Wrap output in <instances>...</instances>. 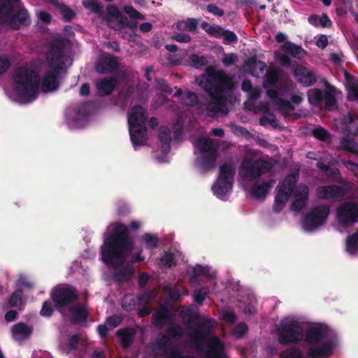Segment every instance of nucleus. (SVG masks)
<instances>
[{"instance_id":"a211bd4d","label":"nucleus","mask_w":358,"mask_h":358,"mask_svg":"<svg viewBox=\"0 0 358 358\" xmlns=\"http://www.w3.org/2000/svg\"><path fill=\"white\" fill-rule=\"evenodd\" d=\"M211 325L209 321L203 322L194 329L189 335L190 341L196 347L197 350H202L201 341L208 334Z\"/></svg>"},{"instance_id":"9d476101","label":"nucleus","mask_w":358,"mask_h":358,"mask_svg":"<svg viewBox=\"0 0 358 358\" xmlns=\"http://www.w3.org/2000/svg\"><path fill=\"white\" fill-rule=\"evenodd\" d=\"M51 299L55 306L59 309L75 303L78 299L76 287L64 284L55 287L51 292Z\"/></svg>"},{"instance_id":"b1692460","label":"nucleus","mask_w":358,"mask_h":358,"mask_svg":"<svg viewBox=\"0 0 358 358\" xmlns=\"http://www.w3.org/2000/svg\"><path fill=\"white\" fill-rule=\"evenodd\" d=\"M117 80L115 77H105L96 83L98 94L100 96H108L115 89Z\"/></svg>"},{"instance_id":"1a4fd4ad","label":"nucleus","mask_w":358,"mask_h":358,"mask_svg":"<svg viewBox=\"0 0 358 358\" xmlns=\"http://www.w3.org/2000/svg\"><path fill=\"white\" fill-rule=\"evenodd\" d=\"M278 340L282 345L299 343L303 337V329L298 324L282 321L277 329Z\"/></svg>"},{"instance_id":"052dcab7","label":"nucleus","mask_w":358,"mask_h":358,"mask_svg":"<svg viewBox=\"0 0 358 358\" xmlns=\"http://www.w3.org/2000/svg\"><path fill=\"white\" fill-rule=\"evenodd\" d=\"M53 313V308L52 303L50 301H45L43 303L41 310L40 311L41 315L43 317H50Z\"/></svg>"},{"instance_id":"4d7b16f0","label":"nucleus","mask_w":358,"mask_h":358,"mask_svg":"<svg viewBox=\"0 0 358 358\" xmlns=\"http://www.w3.org/2000/svg\"><path fill=\"white\" fill-rule=\"evenodd\" d=\"M277 103L278 105L279 110L282 112H291L295 109L294 106L290 101L281 98L278 99Z\"/></svg>"},{"instance_id":"f3484780","label":"nucleus","mask_w":358,"mask_h":358,"mask_svg":"<svg viewBox=\"0 0 358 358\" xmlns=\"http://www.w3.org/2000/svg\"><path fill=\"white\" fill-rule=\"evenodd\" d=\"M94 68L99 74L115 72L119 68L117 58L112 56L102 57L95 63Z\"/></svg>"},{"instance_id":"680f3d73","label":"nucleus","mask_w":358,"mask_h":358,"mask_svg":"<svg viewBox=\"0 0 358 358\" xmlns=\"http://www.w3.org/2000/svg\"><path fill=\"white\" fill-rule=\"evenodd\" d=\"M224 36V41L226 43H234L238 41V37L236 34L231 31L223 30L222 35Z\"/></svg>"},{"instance_id":"4c0bfd02","label":"nucleus","mask_w":358,"mask_h":358,"mask_svg":"<svg viewBox=\"0 0 358 358\" xmlns=\"http://www.w3.org/2000/svg\"><path fill=\"white\" fill-rule=\"evenodd\" d=\"M138 306L137 298L134 295H125L122 300V308L130 312L136 309Z\"/></svg>"},{"instance_id":"423d86ee","label":"nucleus","mask_w":358,"mask_h":358,"mask_svg":"<svg viewBox=\"0 0 358 358\" xmlns=\"http://www.w3.org/2000/svg\"><path fill=\"white\" fill-rule=\"evenodd\" d=\"M235 174L236 167L234 164H222L219 169L218 178L212 187L213 193L217 196H222L231 191Z\"/></svg>"},{"instance_id":"412c9836","label":"nucleus","mask_w":358,"mask_h":358,"mask_svg":"<svg viewBox=\"0 0 358 358\" xmlns=\"http://www.w3.org/2000/svg\"><path fill=\"white\" fill-rule=\"evenodd\" d=\"M334 345L331 341L322 343L319 346L311 345L307 350L308 358H323L331 355Z\"/></svg>"},{"instance_id":"79ce46f5","label":"nucleus","mask_w":358,"mask_h":358,"mask_svg":"<svg viewBox=\"0 0 358 358\" xmlns=\"http://www.w3.org/2000/svg\"><path fill=\"white\" fill-rule=\"evenodd\" d=\"M245 66L252 71H255L256 67L259 69L261 73L266 69V65L264 62L257 60L256 57H250L245 62Z\"/></svg>"},{"instance_id":"0e129e2a","label":"nucleus","mask_w":358,"mask_h":358,"mask_svg":"<svg viewBox=\"0 0 358 358\" xmlns=\"http://www.w3.org/2000/svg\"><path fill=\"white\" fill-rule=\"evenodd\" d=\"M238 60V56L234 53L226 54L222 58V63L225 66H230Z\"/></svg>"},{"instance_id":"e433bc0d","label":"nucleus","mask_w":358,"mask_h":358,"mask_svg":"<svg viewBox=\"0 0 358 358\" xmlns=\"http://www.w3.org/2000/svg\"><path fill=\"white\" fill-rule=\"evenodd\" d=\"M141 241L145 243V246L147 249L153 250L158 247L159 239L158 236L145 233L141 236Z\"/></svg>"},{"instance_id":"49530a36","label":"nucleus","mask_w":358,"mask_h":358,"mask_svg":"<svg viewBox=\"0 0 358 358\" xmlns=\"http://www.w3.org/2000/svg\"><path fill=\"white\" fill-rule=\"evenodd\" d=\"M59 11L65 22H71L76 16V13L65 4L59 6Z\"/></svg>"},{"instance_id":"f8f14e48","label":"nucleus","mask_w":358,"mask_h":358,"mask_svg":"<svg viewBox=\"0 0 358 358\" xmlns=\"http://www.w3.org/2000/svg\"><path fill=\"white\" fill-rule=\"evenodd\" d=\"M336 218L343 226H351L358 222V203L345 201L336 208Z\"/></svg>"},{"instance_id":"8fccbe9b","label":"nucleus","mask_w":358,"mask_h":358,"mask_svg":"<svg viewBox=\"0 0 358 358\" xmlns=\"http://www.w3.org/2000/svg\"><path fill=\"white\" fill-rule=\"evenodd\" d=\"M284 358H305L301 350L296 347H292L282 352Z\"/></svg>"},{"instance_id":"774afa93","label":"nucleus","mask_w":358,"mask_h":358,"mask_svg":"<svg viewBox=\"0 0 358 358\" xmlns=\"http://www.w3.org/2000/svg\"><path fill=\"white\" fill-rule=\"evenodd\" d=\"M206 10L208 13L218 17L223 16L224 14V10L220 8L217 6L213 3L208 4L207 6Z\"/></svg>"},{"instance_id":"6e6d98bb","label":"nucleus","mask_w":358,"mask_h":358,"mask_svg":"<svg viewBox=\"0 0 358 358\" xmlns=\"http://www.w3.org/2000/svg\"><path fill=\"white\" fill-rule=\"evenodd\" d=\"M347 99L350 101H358V84L352 83L348 87Z\"/></svg>"},{"instance_id":"c9c22d12","label":"nucleus","mask_w":358,"mask_h":358,"mask_svg":"<svg viewBox=\"0 0 358 358\" xmlns=\"http://www.w3.org/2000/svg\"><path fill=\"white\" fill-rule=\"evenodd\" d=\"M308 99L309 103L313 106H320L324 100V91L318 88H313L308 91Z\"/></svg>"},{"instance_id":"cd10ccee","label":"nucleus","mask_w":358,"mask_h":358,"mask_svg":"<svg viewBox=\"0 0 358 358\" xmlns=\"http://www.w3.org/2000/svg\"><path fill=\"white\" fill-rule=\"evenodd\" d=\"M71 314V320L73 323L80 324L86 322L89 317L88 310L83 306L72 305L69 308Z\"/></svg>"},{"instance_id":"5701e85b","label":"nucleus","mask_w":358,"mask_h":358,"mask_svg":"<svg viewBox=\"0 0 358 358\" xmlns=\"http://www.w3.org/2000/svg\"><path fill=\"white\" fill-rule=\"evenodd\" d=\"M283 75L284 73L280 69L276 66H270L266 71L263 87L267 88L275 85L283 80Z\"/></svg>"},{"instance_id":"864d4df0","label":"nucleus","mask_w":358,"mask_h":358,"mask_svg":"<svg viewBox=\"0 0 358 358\" xmlns=\"http://www.w3.org/2000/svg\"><path fill=\"white\" fill-rule=\"evenodd\" d=\"M126 28H129L131 30L132 34H130V36H131L132 34H134L137 29V22L129 21L126 17H124L123 23L120 29H115V30L119 31L121 33H123L124 30Z\"/></svg>"},{"instance_id":"0eeeda50","label":"nucleus","mask_w":358,"mask_h":358,"mask_svg":"<svg viewBox=\"0 0 358 358\" xmlns=\"http://www.w3.org/2000/svg\"><path fill=\"white\" fill-rule=\"evenodd\" d=\"M184 336V329L179 324H176L174 322L168 324L165 329V332L159 334L157 338V348L166 355L172 350L176 345H173V341H178L182 339Z\"/></svg>"},{"instance_id":"bb28decb","label":"nucleus","mask_w":358,"mask_h":358,"mask_svg":"<svg viewBox=\"0 0 358 358\" xmlns=\"http://www.w3.org/2000/svg\"><path fill=\"white\" fill-rule=\"evenodd\" d=\"M207 358H226L224 345L217 338H214L208 345Z\"/></svg>"},{"instance_id":"37998d69","label":"nucleus","mask_w":358,"mask_h":358,"mask_svg":"<svg viewBox=\"0 0 358 358\" xmlns=\"http://www.w3.org/2000/svg\"><path fill=\"white\" fill-rule=\"evenodd\" d=\"M182 101L188 106H195L199 103L198 96L195 92L188 91L182 95Z\"/></svg>"},{"instance_id":"c756f323","label":"nucleus","mask_w":358,"mask_h":358,"mask_svg":"<svg viewBox=\"0 0 358 358\" xmlns=\"http://www.w3.org/2000/svg\"><path fill=\"white\" fill-rule=\"evenodd\" d=\"M159 141L161 143L162 152L166 155L171 150V130L166 126H162L159 128V132L158 134Z\"/></svg>"},{"instance_id":"09e8293b","label":"nucleus","mask_w":358,"mask_h":358,"mask_svg":"<svg viewBox=\"0 0 358 358\" xmlns=\"http://www.w3.org/2000/svg\"><path fill=\"white\" fill-rule=\"evenodd\" d=\"M312 134L315 138L322 141H327L330 137L329 132L322 127L313 129Z\"/></svg>"},{"instance_id":"a19ab883","label":"nucleus","mask_w":358,"mask_h":358,"mask_svg":"<svg viewBox=\"0 0 358 358\" xmlns=\"http://www.w3.org/2000/svg\"><path fill=\"white\" fill-rule=\"evenodd\" d=\"M82 3L85 8L96 15H101L103 13V6L94 0H83Z\"/></svg>"},{"instance_id":"ea45409f","label":"nucleus","mask_w":358,"mask_h":358,"mask_svg":"<svg viewBox=\"0 0 358 358\" xmlns=\"http://www.w3.org/2000/svg\"><path fill=\"white\" fill-rule=\"evenodd\" d=\"M346 250L351 255L358 252V230L348 237Z\"/></svg>"},{"instance_id":"f704fd0d","label":"nucleus","mask_w":358,"mask_h":358,"mask_svg":"<svg viewBox=\"0 0 358 358\" xmlns=\"http://www.w3.org/2000/svg\"><path fill=\"white\" fill-rule=\"evenodd\" d=\"M194 145L200 151L201 154L217 151L210 138H200L195 142Z\"/></svg>"},{"instance_id":"9b49d317","label":"nucleus","mask_w":358,"mask_h":358,"mask_svg":"<svg viewBox=\"0 0 358 358\" xmlns=\"http://www.w3.org/2000/svg\"><path fill=\"white\" fill-rule=\"evenodd\" d=\"M330 213L327 205H320L312 208L305 216L303 226L306 230L313 231L326 222Z\"/></svg>"},{"instance_id":"6ab92c4d","label":"nucleus","mask_w":358,"mask_h":358,"mask_svg":"<svg viewBox=\"0 0 358 358\" xmlns=\"http://www.w3.org/2000/svg\"><path fill=\"white\" fill-rule=\"evenodd\" d=\"M294 75L303 87H310L317 82L316 73L302 66H297Z\"/></svg>"},{"instance_id":"a18cd8bd","label":"nucleus","mask_w":358,"mask_h":358,"mask_svg":"<svg viewBox=\"0 0 358 358\" xmlns=\"http://www.w3.org/2000/svg\"><path fill=\"white\" fill-rule=\"evenodd\" d=\"M162 268H169L174 264V256L172 253L164 252V255L160 258L159 263Z\"/></svg>"},{"instance_id":"7c9ffc66","label":"nucleus","mask_w":358,"mask_h":358,"mask_svg":"<svg viewBox=\"0 0 358 358\" xmlns=\"http://www.w3.org/2000/svg\"><path fill=\"white\" fill-rule=\"evenodd\" d=\"M274 182L271 180L262 184L255 183L252 186L250 193L256 199H264Z\"/></svg>"},{"instance_id":"473e14b6","label":"nucleus","mask_w":358,"mask_h":358,"mask_svg":"<svg viewBox=\"0 0 358 358\" xmlns=\"http://www.w3.org/2000/svg\"><path fill=\"white\" fill-rule=\"evenodd\" d=\"M13 337H20L22 338H28L33 332V328L24 322H18L13 325L11 329Z\"/></svg>"},{"instance_id":"13d9d810","label":"nucleus","mask_w":358,"mask_h":358,"mask_svg":"<svg viewBox=\"0 0 358 358\" xmlns=\"http://www.w3.org/2000/svg\"><path fill=\"white\" fill-rule=\"evenodd\" d=\"M136 298L139 306L145 304H150V301L152 299V296L150 292L144 291L142 293L138 294Z\"/></svg>"},{"instance_id":"39448f33","label":"nucleus","mask_w":358,"mask_h":358,"mask_svg":"<svg viewBox=\"0 0 358 358\" xmlns=\"http://www.w3.org/2000/svg\"><path fill=\"white\" fill-rule=\"evenodd\" d=\"M10 0H0V23H5L13 30H19L31 24L30 15L26 8L13 10Z\"/></svg>"},{"instance_id":"a878e982","label":"nucleus","mask_w":358,"mask_h":358,"mask_svg":"<svg viewBox=\"0 0 358 358\" xmlns=\"http://www.w3.org/2000/svg\"><path fill=\"white\" fill-rule=\"evenodd\" d=\"M107 22L113 29H120L123 23L124 16L120 13L118 8L114 5H108L106 8Z\"/></svg>"},{"instance_id":"bf43d9fd","label":"nucleus","mask_w":358,"mask_h":358,"mask_svg":"<svg viewBox=\"0 0 358 358\" xmlns=\"http://www.w3.org/2000/svg\"><path fill=\"white\" fill-rule=\"evenodd\" d=\"M124 11L131 19L144 20V17L143 16V15L138 10H136L132 6H125L124 7Z\"/></svg>"},{"instance_id":"e2e57ef3","label":"nucleus","mask_w":358,"mask_h":358,"mask_svg":"<svg viewBox=\"0 0 358 358\" xmlns=\"http://www.w3.org/2000/svg\"><path fill=\"white\" fill-rule=\"evenodd\" d=\"M248 326L245 322H240L235 327L234 334L241 338L248 331Z\"/></svg>"},{"instance_id":"7ed1b4c3","label":"nucleus","mask_w":358,"mask_h":358,"mask_svg":"<svg viewBox=\"0 0 358 358\" xmlns=\"http://www.w3.org/2000/svg\"><path fill=\"white\" fill-rule=\"evenodd\" d=\"M66 43L63 38L55 39L51 44L48 52V69L41 80V90L43 92L56 91L59 87L58 77L64 65V51Z\"/></svg>"},{"instance_id":"4be33fe9","label":"nucleus","mask_w":358,"mask_h":358,"mask_svg":"<svg viewBox=\"0 0 358 358\" xmlns=\"http://www.w3.org/2000/svg\"><path fill=\"white\" fill-rule=\"evenodd\" d=\"M308 195V187L305 185H300L294 194V200L291 204V208L297 212L301 210L306 205Z\"/></svg>"},{"instance_id":"aec40b11","label":"nucleus","mask_w":358,"mask_h":358,"mask_svg":"<svg viewBox=\"0 0 358 358\" xmlns=\"http://www.w3.org/2000/svg\"><path fill=\"white\" fill-rule=\"evenodd\" d=\"M147 120L146 111L141 106L136 105L131 108V113L128 115L129 127L145 126Z\"/></svg>"},{"instance_id":"5fc2aeb1","label":"nucleus","mask_w":358,"mask_h":358,"mask_svg":"<svg viewBox=\"0 0 358 358\" xmlns=\"http://www.w3.org/2000/svg\"><path fill=\"white\" fill-rule=\"evenodd\" d=\"M164 355L166 358H196L193 355H183L178 346L173 347L171 352Z\"/></svg>"},{"instance_id":"72a5a7b5","label":"nucleus","mask_w":358,"mask_h":358,"mask_svg":"<svg viewBox=\"0 0 358 358\" xmlns=\"http://www.w3.org/2000/svg\"><path fill=\"white\" fill-rule=\"evenodd\" d=\"M291 195V194L287 193V192H286L285 189H282L279 187L275 196L273 210L275 213H280L284 208L285 203L287 201Z\"/></svg>"},{"instance_id":"de8ad7c7","label":"nucleus","mask_w":358,"mask_h":358,"mask_svg":"<svg viewBox=\"0 0 358 358\" xmlns=\"http://www.w3.org/2000/svg\"><path fill=\"white\" fill-rule=\"evenodd\" d=\"M190 62L192 66L196 69H200L208 63L207 59L204 56H199L196 54L190 56Z\"/></svg>"},{"instance_id":"dca6fc26","label":"nucleus","mask_w":358,"mask_h":358,"mask_svg":"<svg viewBox=\"0 0 358 358\" xmlns=\"http://www.w3.org/2000/svg\"><path fill=\"white\" fill-rule=\"evenodd\" d=\"M217 157V151L201 154L200 156L195 159V166L199 168L203 173H207L215 169Z\"/></svg>"},{"instance_id":"f257e3e1","label":"nucleus","mask_w":358,"mask_h":358,"mask_svg":"<svg viewBox=\"0 0 358 358\" xmlns=\"http://www.w3.org/2000/svg\"><path fill=\"white\" fill-rule=\"evenodd\" d=\"M134 247V241L129 235V227L122 222L115 223L113 232L104 238L101 247L102 262L115 268L113 275L115 282L123 283L133 278L134 268L129 264H124Z\"/></svg>"},{"instance_id":"6e6552de","label":"nucleus","mask_w":358,"mask_h":358,"mask_svg":"<svg viewBox=\"0 0 358 358\" xmlns=\"http://www.w3.org/2000/svg\"><path fill=\"white\" fill-rule=\"evenodd\" d=\"M272 164L266 160L257 159L252 162L245 158L240 167L239 173L244 180H252L266 173L272 168Z\"/></svg>"},{"instance_id":"3c124183","label":"nucleus","mask_w":358,"mask_h":358,"mask_svg":"<svg viewBox=\"0 0 358 358\" xmlns=\"http://www.w3.org/2000/svg\"><path fill=\"white\" fill-rule=\"evenodd\" d=\"M155 87L161 92L171 94L173 92L172 88L169 85L168 82L162 78L155 79Z\"/></svg>"},{"instance_id":"4468645a","label":"nucleus","mask_w":358,"mask_h":358,"mask_svg":"<svg viewBox=\"0 0 358 358\" xmlns=\"http://www.w3.org/2000/svg\"><path fill=\"white\" fill-rule=\"evenodd\" d=\"M151 322L155 327L161 329L174 322V314L167 306H162L154 311Z\"/></svg>"},{"instance_id":"69168bd1","label":"nucleus","mask_w":358,"mask_h":358,"mask_svg":"<svg viewBox=\"0 0 358 358\" xmlns=\"http://www.w3.org/2000/svg\"><path fill=\"white\" fill-rule=\"evenodd\" d=\"M10 66V61L6 56H0V75L6 73Z\"/></svg>"},{"instance_id":"ddd939ff","label":"nucleus","mask_w":358,"mask_h":358,"mask_svg":"<svg viewBox=\"0 0 358 358\" xmlns=\"http://www.w3.org/2000/svg\"><path fill=\"white\" fill-rule=\"evenodd\" d=\"M330 334V329L324 324H317L310 326L305 331L304 342L309 345H321L327 342L326 340Z\"/></svg>"},{"instance_id":"58836bf2","label":"nucleus","mask_w":358,"mask_h":358,"mask_svg":"<svg viewBox=\"0 0 358 358\" xmlns=\"http://www.w3.org/2000/svg\"><path fill=\"white\" fill-rule=\"evenodd\" d=\"M296 183V178L294 174H289L285 177L283 182L281 183L280 188L285 189L287 193L292 194L295 189Z\"/></svg>"},{"instance_id":"393cba45","label":"nucleus","mask_w":358,"mask_h":358,"mask_svg":"<svg viewBox=\"0 0 358 358\" xmlns=\"http://www.w3.org/2000/svg\"><path fill=\"white\" fill-rule=\"evenodd\" d=\"M129 135L134 148L146 143L148 129L145 126L129 127Z\"/></svg>"},{"instance_id":"2f4dec72","label":"nucleus","mask_w":358,"mask_h":358,"mask_svg":"<svg viewBox=\"0 0 358 358\" xmlns=\"http://www.w3.org/2000/svg\"><path fill=\"white\" fill-rule=\"evenodd\" d=\"M116 334L120 338L122 347L124 349H127L133 342L135 331L132 328L120 329L117 331Z\"/></svg>"},{"instance_id":"c85d7f7f","label":"nucleus","mask_w":358,"mask_h":358,"mask_svg":"<svg viewBox=\"0 0 358 358\" xmlns=\"http://www.w3.org/2000/svg\"><path fill=\"white\" fill-rule=\"evenodd\" d=\"M282 50L292 57L301 59L306 55V51L301 46L291 41H285L281 46Z\"/></svg>"},{"instance_id":"c03bdc74","label":"nucleus","mask_w":358,"mask_h":358,"mask_svg":"<svg viewBox=\"0 0 358 358\" xmlns=\"http://www.w3.org/2000/svg\"><path fill=\"white\" fill-rule=\"evenodd\" d=\"M209 293V289L206 287H203L195 290L193 294L194 301L196 303L201 305Z\"/></svg>"},{"instance_id":"603ef678","label":"nucleus","mask_w":358,"mask_h":358,"mask_svg":"<svg viewBox=\"0 0 358 358\" xmlns=\"http://www.w3.org/2000/svg\"><path fill=\"white\" fill-rule=\"evenodd\" d=\"M323 96V101H324L325 106L328 110H331L333 106H336V99L332 92L324 91Z\"/></svg>"},{"instance_id":"2eb2a0df","label":"nucleus","mask_w":358,"mask_h":358,"mask_svg":"<svg viewBox=\"0 0 358 358\" xmlns=\"http://www.w3.org/2000/svg\"><path fill=\"white\" fill-rule=\"evenodd\" d=\"M345 189L339 185H330L320 186L316 189V196L319 199H336L343 197L345 195Z\"/></svg>"},{"instance_id":"20e7f679","label":"nucleus","mask_w":358,"mask_h":358,"mask_svg":"<svg viewBox=\"0 0 358 358\" xmlns=\"http://www.w3.org/2000/svg\"><path fill=\"white\" fill-rule=\"evenodd\" d=\"M13 79V90L18 97L27 101L37 98L41 78L35 70L20 66L15 70Z\"/></svg>"},{"instance_id":"338daca9","label":"nucleus","mask_w":358,"mask_h":358,"mask_svg":"<svg viewBox=\"0 0 358 358\" xmlns=\"http://www.w3.org/2000/svg\"><path fill=\"white\" fill-rule=\"evenodd\" d=\"M185 23V29L190 32H195L197 26H198V22L194 18H188L186 21L184 22Z\"/></svg>"},{"instance_id":"f03ea898","label":"nucleus","mask_w":358,"mask_h":358,"mask_svg":"<svg viewBox=\"0 0 358 358\" xmlns=\"http://www.w3.org/2000/svg\"><path fill=\"white\" fill-rule=\"evenodd\" d=\"M206 73L209 78L203 82V88L210 98L204 104L206 115L213 117L217 113L227 115L229 109L224 93L230 88L231 80L224 71H217L213 66L207 67Z\"/></svg>"}]
</instances>
